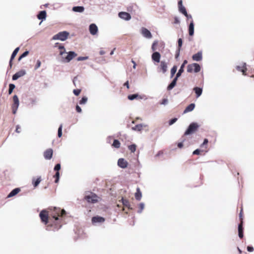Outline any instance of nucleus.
I'll use <instances>...</instances> for the list:
<instances>
[{
	"label": "nucleus",
	"instance_id": "1",
	"mask_svg": "<svg viewBox=\"0 0 254 254\" xmlns=\"http://www.w3.org/2000/svg\"><path fill=\"white\" fill-rule=\"evenodd\" d=\"M66 214V212L64 209H61L60 208L54 207V212L52 214V219L50 221L55 225L58 224L59 217H63Z\"/></svg>",
	"mask_w": 254,
	"mask_h": 254
},
{
	"label": "nucleus",
	"instance_id": "2",
	"mask_svg": "<svg viewBox=\"0 0 254 254\" xmlns=\"http://www.w3.org/2000/svg\"><path fill=\"white\" fill-rule=\"evenodd\" d=\"M99 197L94 193L88 192L84 196V199L88 202L95 203L98 201Z\"/></svg>",
	"mask_w": 254,
	"mask_h": 254
},
{
	"label": "nucleus",
	"instance_id": "3",
	"mask_svg": "<svg viewBox=\"0 0 254 254\" xmlns=\"http://www.w3.org/2000/svg\"><path fill=\"white\" fill-rule=\"evenodd\" d=\"M197 123L192 122L190 124L184 133V135H189L195 132L199 128Z\"/></svg>",
	"mask_w": 254,
	"mask_h": 254
},
{
	"label": "nucleus",
	"instance_id": "4",
	"mask_svg": "<svg viewBox=\"0 0 254 254\" xmlns=\"http://www.w3.org/2000/svg\"><path fill=\"white\" fill-rule=\"evenodd\" d=\"M69 34V33L65 31L60 32L58 34L55 35L53 37L52 39L54 40H58L62 41H64L67 39Z\"/></svg>",
	"mask_w": 254,
	"mask_h": 254
},
{
	"label": "nucleus",
	"instance_id": "5",
	"mask_svg": "<svg viewBox=\"0 0 254 254\" xmlns=\"http://www.w3.org/2000/svg\"><path fill=\"white\" fill-rule=\"evenodd\" d=\"M66 54L67 56L65 57H62V62L63 63H69L77 56V54L74 51H69Z\"/></svg>",
	"mask_w": 254,
	"mask_h": 254
},
{
	"label": "nucleus",
	"instance_id": "6",
	"mask_svg": "<svg viewBox=\"0 0 254 254\" xmlns=\"http://www.w3.org/2000/svg\"><path fill=\"white\" fill-rule=\"evenodd\" d=\"M13 104L11 106L12 113L15 114L19 106V101L18 96L14 95L13 96Z\"/></svg>",
	"mask_w": 254,
	"mask_h": 254
},
{
	"label": "nucleus",
	"instance_id": "7",
	"mask_svg": "<svg viewBox=\"0 0 254 254\" xmlns=\"http://www.w3.org/2000/svg\"><path fill=\"white\" fill-rule=\"evenodd\" d=\"M39 217L43 223L47 224L48 223L49 214L46 210H42L39 214Z\"/></svg>",
	"mask_w": 254,
	"mask_h": 254
},
{
	"label": "nucleus",
	"instance_id": "8",
	"mask_svg": "<svg viewBox=\"0 0 254 254\" xmlns=\"http://www.w3.org/2000/svg\"><path fill=\"white\" fill-rule=\"evenodd\" d=\"M89 30L92 35H95L98 32V28L95 23H92L89 25Z\"/></svg>",
	"mask_w": 254,
	"mask_h": 254
},
{
	"label": "nucleus",
	"instance_id": "9",
	"mask_svg": "<svg viewBox=\"0 0 254 254\" xmlns=\"http://www.w3.org/2000/svg\"><path fill=\"white\" fill-rule=\"evenodd\" d=\"M118 15L120 18L127 21L130 20L131 18L130 14L127 12H120Z\"/></svg>",
	"mask_w": 254,
	"mask_h": 254
},
{
	"label": "nucleus",
	"instance_id": "10",
	"mask_svg": "<svg viewBox=\"0 0 254 254\" xmlns=\"http://www.w3.org/2000/svg\"><path fill=\"white\" fill-rule=\"evenodd\" d=\"M25 74L26 71L25 70H21L14 74L12 77V79L13 80H16Z\"/></svg>",
	"mask_w": 254,
	"mask_h": 254
},
{
	"label": "nucleus",
	"instance_id": "11",
	"mask_svg": "<svg viewBox=\"0 0 254 254\" xmlns=\"http://www.w3.org/2000/svg\"><path fill=\"white\" fill-rule=\"evenodd\" d=\"M142 35L145 38L150 39L152 38V34L149 30L144 27H142L141 30Z\"/></svg>",
	"mask_w": 254,
	"mask_h": 254
},
{
	"label": "nucleus",
	"instance_id": "12",
	"mask_svg": "<svg viewBox=\"0 0 254 254\" xmlns=\"http://www.w3.org/2000/svg\"><path fill=\"white\" fill-rule=\"evenodd\" d=\"M161 55L158 52L155 51L151 55V58L154 62L159 63L160 62Z\"/></svg>",
	"mask_w": 254,
	"mask_h": 254
},
{
	"label": "nucleus",
	"instance_id": "13",
	"mask_svg": "<svg viewBox=\"0 0 254 254\" xmlns=\"http://www.w3.org/2000/svg\"><path fill=\"white\" fill-rule=\"evenodd\" d=\"M192 59L193 61L196 62H199L202 59V52L199 51L197 53L194 54L192 56Z\"/></svg>",
	"mask_w": 254,
	"mask_h": 254
},
{
	"label": "nucleus",
	"instance_id": "14",
	"mask_svg": "<svg viewBox=\"0 0 254 254\" xmlns=\"http://www.w3.org/2000/svg\"><path fill=\"white\" fill-rule=\"evenodd\" d=\"M53 151L52 149H47L44 153V156L45 159L50 160L52 158Z\"/></svg>",
	"mask_w": 254,
	"mask_h": 254
},
{
	"label": "nucleus",
	"instance_id": "15",
	"mask_svg": "<svg viewBox=\"0 0 254 254\" xmlns=\"http://www.w3.org/2000/svg\"><path fill=\"white\" fill-rule=\"evenodd\" d=\"M127 162L124 158H120L118 161V165L121 168L125 169L127 167Z\"/></svg>",
	"mask_w": 254,
	"mask_h": 254
},
{
	"label": "nucleus",
	"instance_id": "16",
	"mask_svg": "<svg viewBox=\"0 0 254 254\" xmlns=\"http://www.w3.org/2000/svg\"><path fill=\"white\" fill-rule=\"evenodd\" d=\"M105 220V219L104 217L99 216H94L92 218V223L93 224L103 223Z\"/></svg>",
	"mask_w": 254,
	"mask_h": 254
},
{
	"label": "nucleus",
	"instance_id": "17",
	"mask_svg": "<svg viewBox=\"0 0 254 254\" xmlns=\"http://www.w3.org/2000/svg\"><path fill=\"white\" fill-rule=\"evenodd\" d=\"M47 13L46 10L40 11L37 15V18L42 21L45 20L46 18Z\"/></svg>",
	"mask_w": 254,
	"mask_h": 254
},
{
	"label": "nucleus",
	"instance_id": "18",
	"mask_svg": "<svg viewBox=\"0 0 254 254\" xmlns=\"http://www.w3.org/2000/svg\"><path fill=\"white\" fill-rule=\"evenodd\" d=\"M20 191V188H17L12 190L7 195V197L10 198L13 197L19 193Z\"/></svg>",
	"mask_w": 254,
	"mask_h": 254
},
{
	"label": "nucleus",
	"instance_id": "19",
	"mask_svg": "<svg viewBox=\"0 0 254 254\" xmlns=\"http://www.w3.org/2000/svg\"><path fill=\"white\" fill-rule=\"evenodd\" d=\"M238 236L240 238H243L244 237L243 235V221H242L240 223L238 224Z\"/></svg>",
	"mask_w": 254,
	"mask_h": 254
},
{
	"label": "nucleus",
	"instance_id": "20",
	"mask_svg": "<svg viewBox=\"0 0 254 254\" xmlns=\"http://www.w3.org/2000/svg\"><path fill=\"white\" fill-rule=\"evenodd\" d=\"M189 33L190 36H193L194 34V23L193 20H191L189 26Z\"/></svg>",
	"mask_w": 254,
	"mask_h": 254
},
{
	"label": "nucleus",
	"instance_id": "21",
	"mask_svg": "<svg viewBox=\"0 0 254 254\" xmlns=\"http://www.w3.org/2000/svg\"><path fill=\"white\" fill-rule=\"evenodd\" d=\"M195 108V104L194 103H191L190 105H189L185 109L184 111V113H187L188 112H190L192 111Z\"/></svg>",
	"mask_w": 254,
	"mask_h": 254
},
{
	"label": "nucleus",
	"instance_id": "22",
	"mask_svg": "<svg viewBox=\"0 0 254 254\" xmlns=\"http://www.w3.org/2000/svg\"><path fill=\"white\" fill-rule=\"evenodd\" d=\"M160 67L163 73H165L167 70V64L165 61H161Z\"/></svg>",
	"mask_w": 254,
	"mask_h": 254
},
{
	"label": "nucleus",
	"instance_id": "23",
	"mask_svg": "<svg viewBox=\"0 0 254 254\" xmlns=\"http://www.w3.org/2000/svg\"><path fill=\"white\" fill-rule=\"evenodd\" d=\"M193 90L195 92V93L196 94V98H198L202 94V88L201 87H195L193 88Z\"/></svg>",
	"mask_w": 254,
	"mask_h": 254
},
{
	"label": "nucleus",
	"instance_id": "24",
	"mask_svg": "<svg viewBox=\"0 0 254 254\" xmlns=\"http://www.w3.org/2000/svg\"><path fill=\"white\" fill-rule=\"evenodd\" d=\"M72 10L74 12L81 13L84 11V7L83 6H75L72 7Z\"/></svg>",
	"mask_w": 254,
	"mask_h": 254
},
{
	"label": "nucleus",
	"instance_id": "25",
	"mask_svg": "<svg viewBox=\"0 0 254 254\" xmlns=\"http://www.w3.org/2000/svg\"><path fill=\"white\" fill-rule=\"evenodd\" d=\"M188 63L187 60H185L183 61V64H181L180 69H179L177 73L180 74L181 75L183 73V72L184 71V67L186 65V64Z\"/></svg>",
	"mask_w": 254,
	"mask_h": 254
},
{
	"label": "nucleus",
	"instance_id": "26",
	"mask_svg": "<svg viewBox=\"0 0 254 254\" xmlns=\"http://www.w3.org/2000/svg\"><path fill=\"white\" fill-rule=\"evenodd\" d=\"M135 197L137 200H140L142 197V193L139 188L136 189V191L135 193Z\"/></svg>",
	"mask_w": 254,
	"mask_h": 254
},
{
	"label": "nucleus",
	"instance_id": "27",
	"mask_svg": "<svg viewBox=\"0 0 254 254\" xmlns=\"http://www.w3.org/2000/svg\"><path fill=\"white\" fill-rule=\"evenodd\" d=\"M41 181V177H39L37 179H35V178L32 179V185L34 187V188L37 187Z\"/></svg>",
	"mask_w": 254,
	"mask_h": 254
},
{
	"label": "nucleus",
	"instance_id": "28",
	"mask_svg": "<svg viewBox=\"0 0 254 254\" xmlns=\"http://www.w3.org/2000/svg\"><path fill=\"white\" fill-rule=\"evenodd\" d=\"M121 200H122V202L124 206L128 207V209H132V208L130 207V205L129 201L127 199H124V198H122Z\"/></svg>",
	"mask_w": 254,
	"mask_h": 254
},
{
	"label": "nucleus",
	"instance_id": "29",
	"mask_svg": "<svg viewBox=\"0 0 254 254\" xmlns=\"http://www.w3.org/2000/svg\"><path fill=\"white\" fill-rule=\"evenodd\" d=\"M193 66L194 69V72L197 73L200 71L201 67L200 65L197 63H193Z\"/></svg>",
	"mask_w": 254,
	"mask_h": 254
},
{
	"label": "nucleus",
	"instance_id": "30",
	"mask_svg": "<svg viewBox=\"0 0 254 254\" xmlns=\"http://www.w3.org/2000/svg\"><path fill=\"white\" fill-rule=\"evenodd\" d=\"M58 48L59 50H60V55L63 56L64 54L66 53L65 49L63 45H60Z\"/></svg>",
	"mask_w": 254,
	"mask_h": 254
},
{
	"label": "nucleus",
	"instance_id": "31",
	"mask_svg": "<svg viewBox=\"0 0 254 254\" xmlns=\"http://www.w3.org/2000/svg\"><path fill=\"white\" fill-rule=\"evenodd\" d=\"M121 143L118 139H114L112 146L116 148H120Z\"/></svg>",
	"mask_w": 254,
	"mask_h": 254
},
{
	"label": "nucleus",
	"instance_id": "32",
	"mask_svg": "<svg viewBox=\"0 0 254 254\" xmlns=\"http://www.w3.org/2000/svg\"><path fill=\"white\" fill-rule=\"evenodd\" d=\"M19 50V47H17L14 49V50L13 51L11 55V61H12L15 56H16L17 54L18 53V51Z\"/></svg>",
	"mask_w": 254,
	"mask_h": 254
},
{
	"label": "nucleus",
	"instance_id": "33",
	"mask_svg": "<svg viewBox=\"0 0 254 254\" xmlns=\"http://www.w3.org/2000/svg\"><path fill=\"white\" fill-rule=\"evenodd\" d=\"M177 68H178L177 66L175 65L171 68V76H170L171 78H172L174 76L175 74L176 73V71L177 70Z\"/></svg>",
	"mask_w": 254,
	"mask_h": 254
},
{
	"label": "nucleus",
	"instance_id": "34",
	"mask_svg": "<svg viewBox=\"0 0 254 254\" xmlns=\"http://www.w3.org/2000/svg\"><path fill=\"white\" fill-rule=\"evenodd\" d=\"M88 100V98L86 96H83L81 98V99L79 101V104L80 105H84L85 104Z\"/></svg>",
	"mask_w": 254,
	"mask_h": 254
},
{
	"label": "nucleus",
	"instance_id": "35",
	"mask_svg": "<svg viewBox=\"0 0 254 254\" xmlns=\"http://www.w3.org/2000/svg\"><path fill=\"white\" fill-rule=\"evenodd\" d=\"M15 86L14 84L10 83L9 84V89H8V94H11L14 89L15 88Z\"/></svg>",
	"mask_w": 254,
	"mask_h": 254
},
{
	"label": "nucleus",
	"instance_id": "36",
	"mask_svg": "<svg viewBox=\"0 0 254 254\" xmlns=\"http://www.w3.org/2000/svg\"><path fill=\"white\" fill-rule=\"evenodd\" d=\"M136 145L135 144H132L128 146V149L131 151V152H134L136 150Z\"/></svg>",
	"mask_w": 254,
	"mask_h": 254
},
{
	"label": "nucleus",
	"instance_id": "37",
	"mask_svg": "<svg viewBox=\"0 0 254 254\" xmlns=\"http://www.w3.org/2000/svg\"><path fill=\"white\" fill-rule=\"evenodd\" d=\"M138 96V95L137 94H130L128 95L127 98L129 100H133L135 99H136Z\"/></svg>",
	"mask_w": 254,
	"mask_h": 254
},
{
	"label": "nucleus",
	"instance_id": "38",
	"mask_svg": "<svg viewBox=\"0 0 254 254\" xmlns=\"http://www.w3.org/2000/svg\"><path fill=\"white\" fill-rule=\"evenodd\" d=\"M73 83L74 85V86L77 87L79 84V81L78 80V77L77 76H75L72 80Z\"/></svg>",
	"mask_w": 254,
	"mask_h": 254
},
{
	"label": "nucleus",
	"instance_id": "39",
	"mask_svg": "<svg viewBox=\"0 0 254 254\" xmlns=\"http://www.w3.org/2000/svg\"><path fill=\"white\" fill-rule=\"evenodd\" d=\"M176 83L174 82L173 81H172L168 85L167 87L168 90H172L176 85Z\"/></svg>",
	"mask_w": 254,
	"mask_h": 254
},
{
	"label": "nucleus",
	"instance_id": "40",
	"mask_svg": "<svg viewBox=\"0 0 254 254\" xmlns=\"http://www.w3.org/2000/svg\"><path fill=\"white\" fill-rule=\"evenodd\" d=\"M247 64L246 63H243V68L241 70V72H242L244 75H247V68L246 67Z\"/></svg>",
	"mask_w": 254,
	"mask_h": 254
},
{
	"label": "nucleus",
	"instance_id": "41",
	"mask_svg": "<svg viewBox=\"0 0 254 254\" xmlns=\"http://www.w3.org/2000/svg\"><path fill=\"white\" fill-rule=\"evenodd\" d=\"M179 11L183 14H187V11L185 6H181L178 7Z\"/></svg>",
	"mask_w": 254,
	"mask_h": 254
},
{
	"label": "nucleus",
	"instance_id": "42",
	"mask_svg": "<svg viewBox=\"0 0 254 254\" xmlns=\"http://www.w3.org/2000/svg\"><path fill=\"white\" fill-rule=\"evenodd\" d=\"M29 54L28 51H26L23 52L18 58V61H20L22 59L26 57Z\"/></svg>",
	"mask_w": 254,
	"mask_h": 254
},
{
	"label": "nucleus",
	"instance_id": "43",
	"mask_svg": "<svg viewBox=\"0 0 254 254\" xmlns=\"http://www.w3.org/2000/svg\"><path fill=\"white\" fill-rule=\"evenodd\" d=\"M194 71L193 66V64H190L188 65L187 66V72L189 73H191L192 71Z\"/></svg>",
	"mask_w": 254,
	"mask_h": 254
},
{
	"label": "nucleus",
	"instance_id": "44",
	"mask_svg": "<svg viewBox=\"0 0 254 254\" xmlns=\"http://www.w3.org/2000/svg\"><path fill=\"white\" fill-rule=\"evenodd\" d=\"M143 126L142 124H138L132 127V129L138 131H140L142 128Z\"/></svg>",
	"mask_w": 254,
	"mask_h": 254
},
{
	"label": "nucleus",
	"instance_id": "45",
	"mask_svg": "<svg viewBox=\"0 0 254 254\" xmlns=\"http://www.w3.org/2000/svg\"><path fill=\"white\" fill-rule=\"evenodd\" d=\"M144 208V204L143 202L140 203L139 204V209L137 210V213H141Z\"/></svg>",
	"mask_w": 254,
	"mask_h": 254
},
{
	"label": "nucleus",
	"instance_id": "46",
	"mask_svg": "<svg viewBox=\"0 0 254 254\" xmlns=\"http://www.w3.org/2000/svg\"><path fill=\"white\" fill-rule=\"evenodd\" d=\"M183 45V40L182 38H179L178 40V47L177 49L181 50V48Z\"/></svg>",
	"mask_w": 254,
	"mask_h": 254
},
{
	"label": "nucleus",
	"instance_id": "47",
	"mask_svg": "<svg viewBox=\"0 0 254 254\" xmlns=\"http://www.w3.org/2000/svg\"><path fill=\"white\" fill-rule=\"evenodd\" d=\"M54 178H55V183H58L60 180V172H56V174L54 176Z\"/></svg>",
	"mask_w": 254,
	"mask_h": 254
},
{
	"label": "nucleus",
	"instance_id": "48",
	"mask_svg": "<svg viewBox=\"0 0 254 254\" xmlns=\"http://www.w3.org/2000/svg\"><path fill=\"white\" fill-rule=\"evenodd\" d=\"M62 128H63V125L61 124L59 126L58 130V136L59 137H61L62 136Z\"/></svg>",
	"mask_w": 254,
	"mask_h": 254
},
{
	"label": "nucleus",
	"instance_id": "49",
	"mask_svg": "<svg viewBox=\"0 0 254 254\" xmlns=\"http://www.w3.org/2000/svg\"><path fill=\"white\" fill-rule=\"evenodd\" d=\"M61 164L60 163H58V164H57L55 167H54V170L56 172H59V171L61 169Z\"/></svg>",
	"mask_w": 254,
	"mask_h": 254
},
{
	"label": "nucleus",
	"instance_id": "50",
	"mask_svg": "<svg viewBox=\"0 0 254 254\" xmlns=\"http://www.w3.org/2000/svg\"><path fill=\"white\" fill-rule=\"evenodd\" d=\"M177 120H178V119L176 118H172V119L169 120V125L170 126L173 125L174 123H175L177 122Z\"/></svg>",
	"mask_w": 254,
	"mask_h": 254
},
{
	"label": "nucleus",
	"instance_id": "51",
	"mask_svg": "<svg viewBox=\"0 0 254 254\" xmlns=\"http://www.w3.org/2000/svg\"><path fill=\"white\" fill-rule=\"evenodd\" d=\"M158 44V42L157 41H155L152 45V46H151V49L153 51H155L156 50V46Z\"/></svg>",
	"mask_w": 254,
	"mask_h": 254
},
{
	"label": "nucleus",
	"instance_id": "52",
	"mask_svg": "<svg viewBox=\"0 0 254 254\" xmlns=\"http://www.w3.org/2000/svg\"><path fill=\"white\" fill-rule=\"evenodd\" d=\"M89 59V57L88 56H85V57H79L77 59V61H84L88 60Z\"/></svg>",
	"mask_w": 254,
	"mask_h": 254
},
{
	"label": "nucleus",
	"instance_id": "53",
	"mask_svg": "<svg viewBox=\"0 0 254 254\" xmlns=\"http://www.w3.org/2000/svg\"><path fill=\"white\" fill-rule=\"evenodd\" d=\"M81 91V89H74L73 91V93L75 96H78L80 93Z\"/></svg>",
	"mask_w": 254,
	"mask_h": 254
},
{
	"label": "nucleus",
	"instance_id": "54",
	"mask_svg": "<svg viewBox=\"0 0 254 254\" xmlns=\"http://www.w3.org/2000/svg\"><path fill=\"white\" fill-rule=\"evenodd\" d=\"M168 103V100L167 98H164L162 99L161 102L160 103V104L163 105H166Z\"/></svg>",
	"mask_w": 254,
	"mask_h": 254
},
{
	"label": "nucleus",
	"instance_id": "55",
	"mask_svg": "<svg viewBox=\"0 0 254 254\" xmlns=\"http://www.w3.org/2000/svg\"><path fill=\"white\" fill-rule=\"evenodd\" d=\"M41 63L40 60H37L36 65L35 66V69H37L41 66Z\"/></svg>",
	"mask_w": 254,
	"mask_h": 254
},
{
	"label": "nucleus",
	"instance_id": "56",
	"mask_svg": "<svg viewBox=\"0 0 254 254\" xmlns=\"http://www.w3.org/2000/svg\"><path fill=\"white\" fill-rule=\"evenodd\" d=\"M113 138V136H108L106 138L107 143L110 144L111 143V141Z\"/></svg>",
	"mask_w": 254,
	"mask_h": 254
},
{
	"label": "nucleus",
	"instance_id": "57",
	"mask_svg": "<svg viewBox=\"0 0 254 254\" xmlns=\"http://www.w3.org/2000/svg\"><path fill=\"white\" fill-rule=\"evenodd\" d=\"M181 75L180 74H178L177 73L175 77L174 78L172 81H173L174 82H176L177 83V81Z\"/></svg>",
	"mask_w": 254,
	"mask_h": 254
},
{
	"label": "nucleus",
	"instance_id": "58",
	"mask_svg": "<svg viewBox=\"0 0 254 254\" xmlns=\"http://www.w3.org/2000/svg\"><path fill=\"white\" fill-rule=\"evenodd\" d=\"M181 51V50H180L179 49H177L175 54L176 59H177L179 57Z\"/></svg>",
	"mask_w": 254,
	"mask_h": 254
},
{
	"label": "nucleus",
	"instance_id": "59",
	"mask_svg": "<svg viewBox=\"0 0 254 254\" xmlns=\"http://www.w3.org/2000/svg\"><path fill=\"white\" fill-rule=\"evenodd\" d=\"M201 150L199 149H196L194 150L192 152L193 155H199Z\"/></svg>",
	"mask_w": 254,
	"mask_h": 254
},
{
	"label": "nucleus",
	"instance_id": "60",
	"mask_svg": "<svg viewBox=\"0 0 254 254\" xmlns=\"http://www.w3.org/2000/svg\"><path fill=\"white\" fill-rule=\"evenodd\" d=\"M208 142V140L207 138H205L203 140V143L200 145L201 147H203L205 145H206Z\"/></svg>",
	"mask_w": 254,
	"mask_h": 254
},
{
	"label": "nucleus",
	"instance_id": "61",
	"mask_svg": "<svg viewBox=\"0 0 254 254\" xmlns=\"http://www.w3.org/2000/svg\"><path fill=\"white\" fill-rule=\"evenodd\" d=\"M243 63H242V65H237L236 66V69L239 71H241L242 69H243Z\"/></svg>",
	"mask_w": 254,
	"mask_h": 254
},
{
	"label": "nucleus",
	"instance_id": "62",
	"mask_svg": "<svg viewBox=\"0 0 254 254\" xmlns=\"http://www.w3.org/2000/svg\"><path fill=\"white\" fill-rule=\"evenodd\" d=\"M75 109H76V112H78V113H80L82 112L81 108L78 105H77L76 106Z\"/></svg>",
	"mask_w": 254,
	"mask_h": 254
},
{
	"label": "nucleus",
	"instance_id": "63",
	"mask_svg": "<svg viewBox=\"0 0 254 254\" xmlns=\"http://www.w3.org/2000/svg\"><path fill=\"white\" fill-rule=\"evenodd\" d=\"M247 251L249 252H253L254 251V248L252 246H248L247 247Z\"/></svg>",
	"mask_w": 254,
	"mask_h": 254
},
{
	"label": "nucleus",
	"instance_id": "64",
	"mask_svg": "<svg viewBox=\"0 0 254 254\" xmlns=\"http://www.w3.org/2000/svg\"><path fill=\"white\" fill-rule=\"evenodd\" d=\"M21 131L20 130V127L19 125H17L16 126V129H15V132L17 133H20Z\"/></svg>",
	"mask_w": 254,
	"mask_h": 254
}]
</instances>
